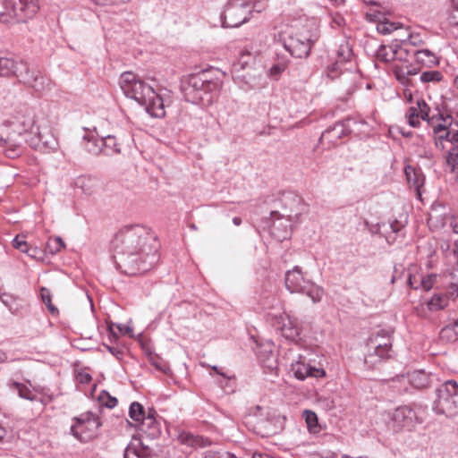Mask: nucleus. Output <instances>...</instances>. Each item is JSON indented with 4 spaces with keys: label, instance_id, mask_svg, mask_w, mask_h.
<instances>
[{
    "label": "nucleus",
    "instance_id": "f257e3e1",
    "mask_svg": "<svg viewBox=\"0 0 458 458\" xmlns=\"http://www.w3.org/2000/svg\"><path fill=\"white\" fill-rule=\"evenodd\" d=\"M157 247L156 235L140 225L124 226L111 242L117 268L129 276L148 271L154 262Z\"/></svg>",
    "mask_w": 458,
    "mask_h": 458
},
{
    "label": "nucleus",
    "instance_id": "f03ea898",
    "mask_svg": "<svg viewBox=\"0 0 458 458\" xmlns=\"http://www.w3.org/2000/svg\"><path fill=\"white\" fill-rule=\"evenodd\" d=\"M222 88V81L209 71L191 74L182 86L185 99L193 104L211 103Z\"/></svg>",
    "mask_w": 458,
    "mask_h": 458
},
{
    "label": "nucleus",
    "instance_id": "7ed1b4c3",
    "mask_svg": "<svg viewBox=\"0 0 458 458\" xmlns=\"http://www.w3.org/2000/svg\"><path fill=\"white\" fill-rule=\"evenodd\" d=\"M222 88V81L209 71L191 74L182 86L185 99L193 104L211 103Z\"/></svg>",
    "mask_w": 458,
    "mask_h": 458
},
{
    "label": "nucleus",
    "instance_id": "20e7f679",
    "mask_svg": "<svg viewBox=\"0 0 458 458\" xmlns=\"http://www.w3.org/2000/svg\"><path fill=\"white\" fill-rule=\"evenodd\" d=\"M0 75L15 76L20 82L41 92L46 90L50 81L36 69H30L27 63L13 58L0 57Z\"/></svg>",
    "mask_w": 458,
    "mask_h": 458
},
{
    "label": "nucleus",
    "instance_id": "39448f33",
    "mask_svg": "<svg viewBox=\"0 0 458 458\" xmlns=\"http://www.w3.org/2000/svg\"><path fill=\"white\" fill-rule=\"evenodd\" d=\"M319 38L316 27L293 30L282 38L283 47L296 58H305L310 55L312 46Z\"/></svg>",
    "mask_w": 458,
    "mask_h": 458
},
{
    "label": "nucleus",
    "instance_id": "423d86ee",
    "mask_svg": "<svg viewBox=\"0 0 458 458\" xmlns=\"http://www.w3.org/2000/svg\"><path fill=\"white\" fill-rule=\"evenodd\" d=\"M433 408L437 413L447 417L458 414V383L455 380H447L437 388Z\"/></svg>",
    "mask_w": 458,
    "mask_h": 458
},
{
    "label": "nucleus",
    "instance_id": "0eeeda50",
    "mask_svg": "<svg viewBox=\"0 0 458 458\" xmlns=\"http://www.w3.org/2000/svg\"><path fill=\"white\" fill-rule=\"evenodd\" d=\"M39 10L38 0H5V13H1L3 22H25Z\"/></svg>",
    "mask_w": 458,
    "mask_h": 458
},
{
    "label": "nucleus",
    "instance_id": "6e6552de",
    "mask_svg": "<svg viewBox=\"0 0 458 458\" xmlns=\"http://www.w3.org/2000/svg\"><path fill=\"white\" fill-rule=\"evenodd\" d=\"M119 84L124 95L137 101L146 103L153 96V87L146 84L137 74L124 72L121 74Z\"/></svg>",
    "mask_w": 458,
    "mask_h": 458
},
{
    "label": "nucleus",
    "instance_id": "1a4fd4ad",
    "mask_svg": "<svg viewBox=\"0 0 458 458\" xmlns=\"http://www.w3.org/2000/svg\"><path fill=\"white\" fill-rule=\"evenodd\" d=\"M252 5L250 2L230 0L222 14L223 26L236 28L250 19Z\"/></svg>",
    "mask_w": 458,
    "mask_h": 458
},
{
    "label": "nucleus",
    "instance_id": "9d476101",
    "mask_svg": "<svg viewBox=\"0 0 458 458\" xmlns=\"http://www.w3.org/2000/svg\"><path fill=\"white\" fill-rule=\"evenodd\" d=\"M31 134L33 135L30 138L29 143L35 150L48 153L57 149V139L47 120L41 119Z\"/></svg>",
    "mask_w": 458,
    "mask_h": 458
},
{
    "label": "nucleus",
    "instance_id": "9b49d317",
    "mask_svg": "<svg viewBox=\"0 0 458 458\" xmlns=\"http://www.w3.org/2000/svg\"><path fill=\"white\" fill-rule=\"evenodd\" d=\"M75 420L76 422L71 427V433L81 442L92 439L100 427L98 418L91 412L81 414Z\"/></svg>",
    "mask_w": 458,
    "mask_h": 458
},
{
    "label": "nucleus",
    "instance_id": "f8f14e48",
    "mask_svg": "<svg viewBox=\"0 0 458 458\" xmlns=\"http://www.w3.org/2000/svg\"><path fill=\"white\" fill-rule=\"evenodd\" d=\"M352 56V47L348 41H344L339 45L336 51L335 62L328 67L327 75L333 80L339 75L343 81H348L350 77H355V74L351 72L350 68H342L343 65L347 64L351 61Z\"/></svg>",
    "mask_w": 458,
    "mask_h": 458
},
{
    "label": "nucleus",
    "instance_id": "ddd939ff",
    "mask_svg": "<svg viewBox=\"0 0 458 458\" xmlns=\"http://www.w3.org/2000/svg\"><path fill=\"white\" fill-rule=\"evenodd\" d=\"M291 369L294 377L300 380H304L307 377L322 378L327 376L326 370L323 368H317L306 362L303 356H299L295 362L291 365Z\"/></svg>",
    "mask_w": 458,
    "mask_h": 458
},
{
    "label": "nucleus",
    "instance_id": "4468645a",
    "mask_svg": "<svg viewBox=\"0 0 458 458\" xmlns=\"http://www.w3.org/2000/svg\"><path fill=\"white\" fill-rule=\"evenodd\" d=\"M394 383H399V387L406 389L407 384L416 389H422L428 386L429 376L424 370H414L407 375H398L391 379Z\"/></svg>",
    "mask_w": 458,
    "mask_h": 458
},
{
    "label": "nucleus",
    "instance_id": "2eb2a0df",
    "mask_svg": "<svg viewBox=\"0 0 458 458\" xmlns=\"http://www.w3.org/2000/svg\"><path fill=\"white\" fill-rule=\"evenodd\" d=\"M281 333L282 335L291 341L296 343L300 339L301 327L297 318L289 314L281 317Z\"/></svg>",
    "mask_w": 458,
    "mask_h": 458
},
{
    "label": "nucleus",
    "instance_id": "dca6fc26",
    "mask_svg": "<svg viewBox=\"0 0 458 458\" xmlns=\"http://www.w3.org/2000/svg\"><path fill=\"white\" fill-rule=\"evenodd\" d=\"M415 420V411L409 406H400L396 408L391 416L394 428L411 427Z\"/></svg>",
    "mask_w": 458,
    "mask_h": 458
},
{
    "label": "nucleus",
    "instance_id": "f3484780",
    "mask_svg": "<svg viewBox=\"0 0 458 458\" xmlns=\"http://www.w3.org/2000/svg\"><path fill=\"white\" fill-rule=\"evenodd\" d=\"M458 296V288H453L452 291H441L434 293L428 301L427 306L430 311H437L445 309L451 299Z\"/></svg>",
    "mask_w": 458,
    "mask_h": 458
},
{
    "label": "nucleus",
    "instance_id": "a211bd4d",
    "mask_svg": "<svg viewBox=\"0 0 458 458\" xmlns=\"http://www.w3.org/2000/svg\"><path fill=\"white\" fill-rule=\"evenodd\" d=\"M349 133L350 130L346 123L344 122H338L322 132L320 141L322 143L327 142L328 145L334 146L337 144V141L340 139L347 136Z\"/></svg>",
    "mask_w": 458,
    "mask_h": 458
},
{
    "label": "nucleus",
    "instance_id": "6ab92c4d",
    "mask_svg": "<svg viewBox=\"0 0 458 458\" xmlns=\"http://www.w3.org/2000/svg\"><path fill=\"white\" fill-rule=\"evenodd\" d=\"M74 186L88 197L97 195L101 189L100 181L96 177L88 175L77 177L74 181Z\"/></svg>",
    "mask_w": 458,
    "mask_h": 458
},
{
    "label": "nucleus",
    "instance_id": "aec40b11",
    "mask_svg": "<svg viewBox=\"0 0 458 458\" xmlns=\"http://www.w3.org/2000/svg\"><path fill=\"white\" fill-rule=\"evenodd\" d=\"M0 152L4 153L9 158H15L22 152V146L13 137H0Z\"/></svg>",
    "mask_w": 458,
    "mask_h": 458
},
{
    "label": "nucleus",
    "instance_id": "412c9836",
    "mask_svg": "<svg viewBox=\"0 0 458 458\" xmlns=\"http://www.w3.org/2000/svg\"><path fill=\"white\" fill-rule=\"evenodd\" d=\"M17 123L21 126L23 131L34 132L40 120L35 119V114L32 108L25 106L21 114L16 117Z\"/></svg>",
    "mask_w": 458,
    "mask_h": 458
},
{
    "label": "nucleus",
    "instance_id": "4be33fe9",
    "mask_svg": "<svg viewBox=\"0 0 458 458\" xmlns=\"http://www.w3.org/2000/svg\"><path fill=\"white\" fill-rule=\"evenodd\" d=\"M284 284L285 286H302L310 284V280L301 267L295 266L292 270L285 273Z\"/></svg>",
    "mask_w": 458,
    "mask_h": 458
},
{
    "label": "nucleus",
    "instance_id": "5701e85b",
    "mask_svg": "<svg viewBox=\"0 0 458 458\" xmlns=\"http://www.w3.org/2000/svg\"><path fill=\"white\" fill-rule=\"evenodd\" d=\"M367 348L379 349L383 352L385 351L391 352L392 342L390 335L384 330L371 335L368 340Z\"/></svg>",
    "mask_w": 458,
    "mask_h": 458
},
{
    "label": "nucleus",
    "instance_id": "b1692460",
    "mask_svg": "<svg viewBox=\"0 0 458 458\" xmlns=\"http://www.w3.org/2000/svg\"><path fill=\"white\" fill-rule=\"evenodd\" d=\"M406 179L411 187H413L419 198H420V188L424 185L425 176L420 169L407 165L404 169Z\"/></svg>",
    "mask_w": 458,
    "mask_h": 458
},
{
    "label": "nucleus",
    "instance_id": "393cba45",
    "mask_svg": "<svg viewBox=\"0 0 458 458\" xmlns=\"http://www.w3.org/2000/svg\"><path fill=\"white\" fill-rule=\"evenodd\" d=\"M146 107L148 114L155 117H163L165 114V105L162 97H160L153 89V96L146 103H141Z\"/></svg>",
    "mask_w": 458,
    "mask_h": 458
},
{
    "label": "nucleus",
    "instance_id": "a878e982",
    "mask_svg": "<svg viewBox=\"0 0 458 458\" xmlns=\"http://www.w3.org/2000/svg\"><path fill=\"white\" fill-rule=\"evenodd\" d=\"M398 51L400 52L399 42L394 40L389 46L380 45L376 51V55L378 60L389 63L395 60Z\"/></svg>",
    "mask_w": 458,
    "mask_h": 458
},
{
    "label": "nucleus",
    "instance_id": "bb28decb",
    "mask_svg": "<svg viewBox=\"0 0 458 458\" xmlns=\"http://www.w3.org/2000/svg\"><path fill=\"white\" fill-rule=\"evenodd\" d=\"M139 430L148 437L154 438L159 434V425L153 416L144 417L138 424H135Z\"/></svg>",
    "mask_w": 458,
    "mask_h": 458
},
{
    "label": "nucleus",
    "instance_id": "cd10ccee",
    "mask_svg": "<svg viewBox=\"0 0 458 458\" xmlns=\"http://www.w3.org/2000/svg\"><path fill=\"white\" fill-rule=\"evenodd\" d=\"M440 339L446 343H454L458 340V318H454L441 329Z\"/></svg>",
    "mask_w": 458,
    "mask_h": 458
},
{
    "label": "nucleus",
    "instance_id": "c85d7f7f",
    "mask_svg": "<svg viewBox=\"0 0 458 458\" xmlns=\"http://www.w3.org/2000/svg\"><path fill=\"white\" fill-rule=\"evenodd\" d=\"M415 61L426 67H433L438 64L436 55L428 49H420L413 53Z\"/></svg>",
    "mask_w": 458,
    "mask_h": 458
},
{
    "label": "nucleus",
    "instance_id": "c756f323",
    "mask_svg": "<svg viewBox=\"0 0 458 458\" xmlns=\"http://www.w3.org/2000/svg\"><path fill=\"white\" fill-rule=\"evenodd\" d=\"M390 352L385 351L384 352L379 351V349H371L368 348V352L364 358V362L369 368H374L377 366L381 360L389 358Z\"/></svg>",
    "mask_w": 458,
    "mask_h": 458
},
{
    "label": "nucleus",
    "instance_id": "7c9ffc66",
    "mask_svg": "<svg viewBox=\"0 0 458 458\" xmlns=\"http://www.w3.org/2000/svg\"><path fill=\"white\" fill-rule=\"evenodd\" d=\"M103 154L106 156H112L121 153L120 143L113 135L102 137Z\"/></svg>",
    "mask_w": 458,
    "mask_h": 458
},
{
    "label": "nucleus",
    "instance_id": "2f4dec72",
    "mask_svg": "<svg viewBox=\"0 0 458 458\" xmlns=\"http://www.w3.org/2000/svg\"><path fill=\"white\" fill-rule=\"evenodd\" d=\"M272 234L275 238H276L278 241H284V239L288 238L291 232V225L289 221L286 220V224H284L283 222H274L272 225Z\"/></svg>",
    "mask_w": 458,
    "mask_h": 458
},
{
    "label": "nucleus",
    "instance_id": "473e14b6",
    "mask_svg": "<svg viewBox=\"0 0 458 458\" xmlns=\"http://www.w3.org/2000/svg\"><path fill=\"white\" fill-rule=\"evenodd\" d=\"M40 297L48 312L52 316L57 317L59 315V310L56 305L53 303V294L49 288H40Z\"/></svg>",
    "mask_w": 458,
    "mask_h": 458
},
{
    "label": "nucleus",
    "instance_id": "72a5a7b5",
    "mask_svg": "<svg viewBox=\"0 0 458 458\" xmlns=\"http://www.w3.org/2000/svg\"><path fill=\"white\" fill-rule=\"evenodd\" d=\"M303 417L305 419L309 432L317 434L321 430V428L318 422V416L314 411L305 410L303 411Z\"/></svg>",
    "mask_w": 458,
    "mask_h": 458
},
{
    "label": "nucleus",
    "instance_id": "f704fd0d",
    "mask_svg": "<svg viewBox=\"0 0 458 458\" xmlns=\"http://www.w3.org/2000/svg\"><path fill=\"white\" fill-rule=\"evenodd\" d=\"M181 437L183 443L193 447H205L210 445V441L208 438L200 436L187 434L185 436H182Z\"/></svg>",
    "mask_w": 458,
    "mask_h": 458
},
{
    "label": "nucleus",
    "instance_id": "c9c22d12",
    "mask_svg": "<svg viewBox=\"0 0 458 458\" xmlns=\"http://www.w3.org/2000/svg\"><path fill=\"white\" fill-rule=\"evenodd\" d=\"M11 387L18 391V394L21 398L30 400V401H37L38 398L32 393V391L25 385L18 382H12L10 384Z\"/></svg>",
    "mask_w": 458,
    "mask_h": 458
},
{
    "label": "nucleus",
    "instance_id": "e433bc0d",
    "mask_svg": "<svg viewBox=\"0 0 458 458\" xmlns=\"http://www.w3.org/2000/svg\"><path fill=\"white\" fill-rule=\"evenodd\" d=\"M84 140H87V145L86 149L93 154V155H98L100 153H103V147H102V137L101 138H94L91 139L88 136H84Z\"/></svg>",
    "mask_w": 458,
    "mask_h": 458
},
{
    "label": "nucleus",
    "instance_id": "4c0bfd02",
    "mask_svg": "<svg viewBox=\"0 0 458 458\" xmlns=\"http://www.w3.org/2000/svg\"><path fill=\"white\" fill-rule=\"evenodd\" d=\"M130 418L138 424L145 417L143 406L138 402H133L129 409Z\"/></svg>",
    "mask_w": 458,
    "mask_h": 458
},
{
    "label": "nucleus",
    "instance_id": "58836bf2",
    "mask_svg": "<svg viewBox=\"0 0 458 458\" xmlns=\"http://www.w3.org/2000/svg\"><path fill=\"white\" fill-rule=\"evenodd\" d=\"M64 242L61 237L55 236L53 238H49L46 245V251L50 254H56L62 249L64 248Z\"/></svg>",
    "mask_w": 458,
    "mask_h": 458
},
{
    "label": "nucleus",
    "instance_id": "ea45409f",
    "mask_svg": "<svg viewBox=\"0 0 458 458\" xmlns=\"http://www.w3.org/2000/svg\"><path fill=\"white\" fill-rule=\"evenodd\" d=\"M442 79L443 75L439 71H426L420 74V81L424 83L438 82Z\"/></svg>",
    "mask_w": 458,
    "mask_h": 458
},
{
    "label": "nucleus",
    "instance_id": "a19ab883",
    "mask_svg": "<svg viewBox=\"0 0 458 458\" xmlns=\"http://www.w3.org/2000/svg\"><path fill=\"white\" fill-rule=\"evenodd\" d=\"M300 289H301V293L303 294H306L308 297H310L313 303L320 301V300L323 296V293H324L322 288H300Z\"/></svg>",
    "mask_w": 458,
    "mask_h": 458
},
{
    "label": "nucleus",
    "instance_id": "79ce46f5",
    "mask_svg": "<svg viewBox=\"0 0 458 458\" xmlns=\"http://www.w3.org/2000/svg\"><path fill=\"white\" fill-rule=\"evenodd\" d=\"M414 106L422 120L428 121L429 119L430 107L424 99H419Z\"/></svg>",
    "mask_w": 458,
    "mask_h": 458
},
{
    "label": "nucleus",
    "instance_id": "37998d69",
    "mask_svg": "<svg viewBox=\"0 0 458 458\" xmlns=\"http://www.w3.org/2000/svg\"><path fill=\"white\" fill-rule=\"evenodd\" d=\"M446 163L447 165L450 166L452 172L458 169V148H452L448 151Z\"/></svg>",
    "mask_w": 458,
    "mask_h": 458
},
{
    "label": "nucleus",
    "instance_id": "c03bdc74",
    "mask_svg": "<svg viewBox=\"0 0 458 458\" xmlns=\"http://www.w3.org/2000/svg\"><path fill=\"white\" fill-rule=\"evenodd\" d=\"M406 118H407L408 123L411 127H418L420 123V119H421L420 115L419 112L416 110L414 106H411L408 109V111L406 113Z\"/></svg>",
    "mask_w": 458,
    "mask_h": 458
},
{
    "label": "nucleus",
    "instance_id": "a18cd8bd",
    "mask_svg": "<svg viewBox=\"0 0 458 458\" xmlns=\"http://www.w3.org/2000/svg\"><path fill=\"white\" fill-rule=\"evenodd\" d=\"M204 458H237L235 455L225 451L208 450L204 453Z\"/></svg>",
    "mask_w": 458,
    "mask_h": 458
},
{
    "label": "nucleus",
    "instance_id": "49530a36",
    "mask_svg": "<svg viewBox=\"0 0 458 458\" xmlns=\"http://www.w3.org/2000/svg\"><path fill=\"white\" fill-rule=\"evenodd\" d=\"M439 141H442L444 140L450 141L454 147L453 148H458V131H445V135H439L438 136Z\"/></svg>",
    "mask_w": 458,
    "mask_h": 458
},
{
    "label": "nucleus",
    "instance_id": "de8ad7c7",
    "mask_svg": "<svg viewBox=\"0 0 458 458\" xmlns=\"http://www.w3.org/2000/svg\"><path fill=\"white\" fill-rule=\"evenodd\" d=\"M397 29V26L394 22L382 21L377 26V30L383 35L390 34Z\"/></svg>",
    "mask_w": 458,
    "mask_h": 458
},
{
    "label": "nucleus",
    "instance_id": "09e8293b",
    "mask_svg": "<svg viewBox=\"0 0 458 458\" xmlns=\"http://www.w3.org/2000/svg\"><path fill=\"white\" fill-rule=\"evenodd\" d=\"M108 327H109L111 334L114 336H116V334L114 332V327L119 331L120 334H123V335H124V334L131 335L132 333V328L127 325L112 323L111 325L108 326Z\"/></svg>",
    "mask_w": 458,
    "mask_h": 458
},
{
    "label": "nucleus",
    "instance_id": "8fccbe9b",
    "mask_svg": "<svg viewBox=\"0 0 458 458\" xmlns=\"http://www.w3.org/2000/svg\"><path fill=\"white\" fill-rule=\"evenodd\" d=\"M13 246L15 249H17L20 251L24 252V253L30 251L29 245H28L27 242L24 240V236L17 235L13 240Z\"/></svg>",
    "mask_w": 458,
    "mask_h": 458
},
{
    "label": "nucleus",
    "instance_id": "3c124183",
    "mask_svg": "<svg viewBox=\"0 0 458 458\" xmlns=\"http://www.w3.org/2000/svg\"><path fill=\"white\" fill-rule=\"evenodd\" d=\"M442 276L437 274L428 275L421 279L422 286H432L433 284H440Z\"/></svg>",
    "mask_w": 458,
    "mask_h": 458
},
{
    "label": "nucleus",
    "instance_id": "603ef678",
    "mask_svg": "<svg viewBox=\"0 0 458 458\" xmlns=\"http://www.w3.org/2000/svg\"><path fill=\"white\" fill-rule=\"evenodd\" d=\"M286 67L287 64L284 62L273 64L269 70V75L274 79H277Z\"/></svg>",
    "mask_w": 458,
    "mask_h": 458
},
{
    "label": "nucleus",
    "instance_id": "864d4df0",
    "mask_svg": "<svg viewBox=\"0 0 458 458\" xmlns=\"http://www.w3.org/2000/svg\"><path fill=\"white\" fill-rule=\"evenodd\" d=\"M447 21L451 26H458V6H453L451 4V9L447 16Z\"/></svg>",
    "mask_w": 458,
    "mask_h": 458
},
{
    "label": "nucleus",
    "instance_id": "5fc2aeb1",
    "mask_svg": "<svg viewBox=\"0 0 458 458\" xmlns=\"http://www.w3.org/2000/svg\"><path fill=\"white\" fill-rule=\"evenodd\" d=\"M394 75L397 79V81L403 84L407 85L409 83V78L407 77L406 72L402 68H395L394 69Z\"/></svg>",
    "mask_w": 458,
    "mask_h": 458
},
{
    "label": "nucleus",
    "instance_id": "6e6d98bb",
    "mask_svg": "<svg viewBox=\"0 0 458 458\" xmlns=\"http://www.w3.org/2000/svg\"><path fill=\"white\" fill-rule=\"evenodd\" d=\"M99 399L102 402H105V405L109 408H113L117 404V399L115 397L109 396L106 392H103Z\"/></svg>",
    "mask_w": 458,
    "mask_h": 458
},
{
    "label": "nucleus",
    "instance_id": "4d7b16f0",
    "mask_svg": "<svg viewBox=\"0 0 458 458\" xmlns=\"http://www.w3.org/2000/svg\"><path fill=\"white\" fill-rule=\"evenodd\" d=\"M96 4L98 5H118L129 2L130 0H92Z\"/></svg>",
    "mask_w": 458,
    "mask_h": 458
},
{
    "label": "nucleus",
    "instance_id": "13d9d810",
    "mask_svg": "<svg viewBox=\"0 0 458 458\" xmlns=\"http://www.w3.org/2000/svg\"><path fill=\"white\" fill-rule=\"evenodd\" d=\"M434 133L437 135V140H436V145L438 144V136L439 135H445V131H448L446 127L443 124H437L436 126H434Z\"/></svg>",
    "mask_w": 458,
    "mask_h": 458
},
{
    "label": "nucleus",
    "instance_id": "bf43d9fd",
    "mask_svg": "<svg viewBox=\"0 0 458 458\" xmlns=\"http://www.w3.org/2000/svg\"><path fill=\"white\" fill-rule=\"evenodd\" d=\"M399 49H400V52L398 51V53L396 54V58L397 60H400V61H403L406 59L407 55H409V50L404 48L403 47L400 46L399 45Z\"/></svg>",
    "mask_w": 458,
    "mask_h": 458
},
{
    "label": "nucleus",
    "instance_id": "052dcab7",
    "mask_svg": "<svg viewBox=\"0 0 458 458\" xmlns=\"http://www.w3.org/2000/svg\"><path fill=\"white\" fill-rule=\"evenodd\" d=\"M382 13L380 12L367 13L366 18L369 21H380Z\"/></svg>",
    "mask_w": 458,
    "mask_h": 458
},
{
    "label": "nucleus",
    "instance_id": "680f3d73",
    "mask_svg": "<svg viewBox=\"0 0 458 458\" xmlns=\"http://www.w3.org/2000/svg\"><path fill=\"white\" fill-rule=\"evenodd\" d=\"M105 347L108 350L110 353H112L114 356H115L117 359H121L123 352L115 348V347H110L108 345H105Z\"/></svg>",
    "mask_w": 458,
    "mask_h": 458
},
{
    "label": "nucleus",
    "instance_id": "e2e57ef3",
    "mask_svg": "<svg viewBox=\"0 0 458 458\" xmlns=\"http://www.w3.org/2000/svg\"><path fill=\"white\" fill-rule=\"evenodd\" d=\"M29 250L30 251L29 252H25L29 257L30 258H33V259H37L38 258V255H39L41 253V250H38V248L34 247H29Z\"/></svg>",
    "mask_w": 458,
    "mask_h": 458
},
{
    "label": "nucleus",
    "instance_id": "0e129e2a",
    "mask_svg": "<svg viewBox=\"0 0 458 458\" xmlns=\"http://www.w3.org/2000/svg\"><path fill=\"white\" fill-rule=\"evenodd\" d=\"M79 379L81 383L87 384L91 380V376L88 373H81Z\"/></svg>",
    "mask_w": 458,
    "mask_h": 458
},
{
    "label": "nucleus",
    "instance_id": "69168bd1",
    "mask_svg": "<svg viewBox=\"0 0 458 458\" xmlns=\"http://www.w3.org/2000/svg\"><path fill=\"white\" fill-rule=\"evenodd\" d=\"M8 360H12V359H9L8 354L5 352L0 350V363L5 362Z\"/></svg>",
    "mask_w": 458,
    "mask_h": 458
},
{
    "label": "nucleus",
    "instance_id": "338daca9",
    "mask_svg": "<svg viewBox=\"0 0 458 458\" xmlns=\"http://www.w3.org/2000/svg\"><path fill=\"white\" fill-rule=\"evenodd\" d=\"M216 374L222 376L223 377L225 378H227L229 379V377H226L225 374L224 372L221 371V369L217 367V366H213L211 368Z\"/></svg>",
    "mask_w": 458,
    "mask_h": 458
},
{
    "label": "nucleus",
    "instance_id": "774afa93",
    "mask_svg": "<svg viewBox=\"0 0 458 458\" xmlns=\"http://www.w3.org/2000/svg\"><path fill=\"white\" fill-rule=\"evenodd\" d=\"M450 226L452 227L453 232L458 234V222L455 220L451 221Z\"/></svg>",
    "mask_w": 458,
    "mask_h": 458
}]
</instances>
